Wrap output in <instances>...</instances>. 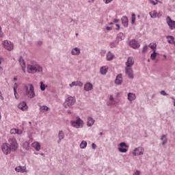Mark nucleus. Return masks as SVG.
I'll return each mask as SVG.
<instances>
[{"mask_svg":"<svg viewBox=\"0 0 175 175\" xmlns=\"http://www.w3.org/2000/svg\"><path fill=\"white\" fill-rule=\"evenodd\" d=\"M27 72L29 73H42L43 68L36 62H31V64L27 65Z\"/></svg>","mask_w":175,"mask_h":175,"instance_id":"f257e3e1","label":"nucleus"},{"mask_svg":"<svg viewBox=\"0 0 175 175\" xmlns=\"http://www.w3.org/2000/svg\"><path fill=\"white\" fill-rule=\"evenodd\" d=\"M12 149V152H16L18 150V143L17 139L14 137H11L8 139L7 143Z\"/></svg>","mask_w":175,"mask_h":175,"instance_id":"f03ea898","label":"nucleus"},{"mask_svg":"<svg viewBox=\"0 0 175 175\" xmlns=\"http://www.w3.org/2000/svg\"><path fill=\"white\" fill-rule=\"evenodd\" d=\"M70 124L74 128H83L84 122L80 118V117L77 116L76 120L70 121Z\"/></svg>","mask_w":175,"mask_h":175,"instance_id":"7ed1b4c3","label":"nucleus"},{"mask_svg":"<svg viewBox=\"0 0 175 175\" xmlns=\"http://www.w3.org/2000/svg\"><path fill=\"white\" fill-rule=\"evenodd\" d=\"M76 103V98L73 96H69L67 98L64 103V107L66 109H68V107H70V106H73Z\"/></svg>","mask_w":175,"mask_h":175,"instance_id":"20e7f679","label":"nucleus"},{"mask_svg":"<svg viewBox=\"0 0 175 175\" xmlns=\"http://www.w3.org/2000/svg\"><path fill=\"white\" fill-rule=\"evenodd\" d=\"M1 151L4 155H9L12 152V149L8 143H3L1 146Z\"/></svg>","mask_w":175,"mask_h":175,"instance_id":"39448f33","label":"nucleus"},{"mask_svg":"<svg viewBox=\"0 0 175 175\" xmlns=\"http://www.w3.org/2000/svg\"><path fill=\"white\" fill-rule=\"evenodd\" d=\"M29 92L28 94L25 93V96H28L29 99H33L35 96H36V94H35V87H33V85L31 83L29 85Z\"/></svg>","mask_w":175,"mask_h":175,"instance_id":"423d86ee","label":"nucleus"},{"mask_svg":"<svg viewBox=\"0 0 175 175\" xmlns=\"http://www.w3.org/2000/svg\"><path fill=\"white\" fill-rule=\"evenodd\" d=\"M2 44L4 49H5V50H8V51H12V50H13L14 49L13 44L9 40H4Z\"/></svg>","mask_w":175,"mask_h":175,"instance_id":"0eeeda50","label":"nucleus"},{"mask_svg":"<svg viewBox=\"0 0 175 175\" xmlns=\"http://www.w3.org/2000/svg\"><path fill=\"white\" fill-rule=\"evenodd\" d=\"M129 44L130 47H132V49H135V50L140 47V43H139V42L135 39L130 40Z\"/></svg>","mask_w":175,"mask_h":175,"instance_id":"6e6552de","label":"nucleus"},{"mask_svg":"<svg viewBox=\"0 0 175 175\" xmlns=\"http://www.w3.org/2000/svg\"><path fill=\"white\" fill-rule=\"evenodd\" d=\"M143 151H144V148L139 146L138 148H135L132 152V154L134 157H137V155H143Z\"/></svg>","mask_w":175,"mask_h":175,"instance_id":"1a4fd4ad","label":"nucleus"},{"mask_svg":"<svg viewBox=\"0 0 175 175\" xmlns=\"http://www.w3.org/2000/svg\"><path fill=\"white\" fill-rule=\"evenodd\" d=\"M125 73L128 76L129 79H135V75H133V69H132V68L125 67Z\"/></svg>","mask_w":175,"mask_h":175,"instance_id":"9d476101","label":"nucleus"},{"mask_svg":"<svg viewBox=\"0 0 175 175\" xmlns=\"http://www.w3.org/2000/svg\"><path fill=\"white\" fill-rule=\"evenodd\" d=\"M57 137H58L57 144H60L61 142H62V140H64V139H65V132H64V131H62V130H60L59 131Z\"/></svg>","mask_w":175,"mask_h":175,"instance_id":"9b49d317","label":"nucleus"},{"mask_svg":"<svg viewBox=\"0 0 175 175\" xmlns=\"http://www.w3.org/2000/svg\"><path fill=\"white\" fill-rule=\"evenodd\" d=\"M167 25H169L170 29H174L175 21L172 20V18H170V16L167 17Z\"/></svg>","mask_w":175,"mask_h":175,"instance_id":"f8f14e48","label":"nucleus"},{"mask_svg":"<svg viewBox=\"0 0 175 175\" xmlns=\"http://www.w3.org/2000/svg\"><path fill=\"white\" fill-rule=\"evenodd\" d=\"M133 65H135V60H133V57H129L126 62V68H132Z\"/></svg>","mask_w":175,"mask_h":175,"instance_id":"ddd939ff","label":"nucleus"},{"mask_svg":"<svg viewBox=\"0 0 175 175\" xmlns=\"http://www.w3.org/2000/svg\"><path fill=\"white\" fill-rule=\"evenodd\" d=\"M18 62L21 66L23 73H25V61L24 60V58H23V56L19 57Z\"/></svg>","mask_w":175,"mask_h":175,"instance_id":"4468645a","label":"nucleus"},{"mask_svg":"<svg viewBox=\"0 0 175 175\" xmlns=\"http://www.w3.org/2000/svg\"><path fill=\"white\" fill-rule=\"evenodd\" d=\"M18 107L23 111H25L28 109V105L25 101H23L18 104Z\"/></svg>","mask_w":175,"mask_h":175,"instance_id":"2eb2a0df","label":"nucleus"},{"mask_svg":"<svg viewBox=\"0 0 175 175\" xmlns=\"http://www.w3.org/2000/svg\"><path fill=\"white\" fill-rule=\"evenodd\" d=\"M15 172H17L18 173H27V167L25 166L16 167Z\"/></svg>","mask_w":175,"mask_h":175,"instance_id":"dca6fc26","label":"nucleus"},{"mask_svg":"<svg viewBox=\"0 0 175 175\" xmlns=\"http://www.w3.org/2000/svg\"><path fill=\"white\" fill-rule=\"evenodd\" d=\"M92 88H94V85L90 82H87L84 85V90L87 92H88V91H91Z\"/></svg>","mask_w":175,"mask_h":175,"instance_id":"f3484780","label":"nucleus"},{"mask_svg":"<svg viewBox=\"0 0 175 175\" xmlns=\"http://www.w3.org/2000/svg\"><path fill=\"white\" fill-rule=\"evenodd\" d=\"M115 83H116V84H117V85H120L122 83V74H119L116 77Z\"/></svg>","mask_w":175,"mask_h":175,"instance_id":"a211bd4d","label":"nucleus"},{"mask_svg":"<svg viewBox=\"0 0 175 175\" xmlns=\"http://www.w3.org/2000/svg\"><path fill=\"white\" fill-rule=\"evenodd\" d=\"M124 39H125V36H124V33L120 32L117 34L116 40H117L119 43L120 42L124 40Z\"/></svg>","mask_w":175,"mask_h":175,"instance_id":"6ab92c4d","label":"nucleus"},{"mask_svg":"<svg viewBox=\"0 0 175 175\" xmlns=\"http://www.w3.org/2000/svg\"><path fill=\"white\" fill-rule=\"evenodd\" d=\"M121 20H122V24L123 25V26L125 27V28H127L129 25L128 17L124 16L122 17Z\"/></svg>","mask_w":175,"mask_h":175,"instance_id":"aec40b11","label":"nucleus"},{"mask_svg":"<svg viewBox=\"0 0 175 175\" xmlns=\"http://www.w3.org/2000/svg\"><path fill=\"white\" fill-rule=\"evenodd\" d=\"M95 124V120L92 118V117H88V121H87V126H92Z\"/></svg>","mask_w":175,"mask_h":175,"instance_id":"412c9836","label":"nucleus"},{"mask_svg":"<svg viewBox=\"0 0 175 175\" xmlns=\"http://www.w3.org/2000/svg\"><path fill=\"white\" fill-rule=\"evenodd\" d=\"M166 39L167 40V42L170 44H175L174 37H173L172 36H167Z\"/></svg>","mask_w":175,"mask_h":175,"instance_id":"4be33fe9","label":"nucleus"},{"mask_svg":"<svg viewBox=\"0 0 175 175\" xmlns=\"http://www.w3.org/2000/svg\"><path fill=\"white\" fill-rule=\"evenodd\" d=\"M127 96H128V100L130 102H132V100H135L136 99V95L133 93H129Z\"/></svg>","mask_w":175,"mask_h":175,"instance_id":"5701e85b","label":"nucleus"},{"mask_svg":"<svg viewBox=\"0 0 175 175\" xmlns=\"http://www.w3.org/2000/svg\"><path fill=\"white\" fill-rule=\"evenodd\" d=\"M32 147H33L36 151H40V144L39 142H33Z\"/></svg>","mask_w":175,"mask_h":175,"instance_id":"b1692460","label":"nucleus"},{"mask_svg":"<svg viewBox=\"0 0 175 175\" xmlns=\"http://www.w3.org/2000/svg\"><path fill=\"white\" fill-rule=\"evenodd\" d=\"M72 55H79L80 54V49L76 47L74 48L71 51Z\"/></svg>","mask_w":175,"mask_h":175,"instance_id":"393cba45","label":"nucleus"},{"mask_svg":"<svg viewBox=\"0 0 175 175\" xmlns=\"http://www.w3.org/2000/svg\"><path fill=\"white\" fill-rule=\"evenodd\" d=\"M120 42H118L117 40H115L109 44V47H111V49H115V47H117V46H118Z\"/></svg>","mask_w":175,"mask_h":175,"instance_id":"a878e982","label":"nucleus"},{"mask_svg":"<svg viewBox=\"0 0 175 175\" xmlns=\"http://www.w3.org/2000/svg\"><path fill=\"white\" fill-rule=\"evenodd\" d=\"M107 70H109V68H107V66H103L100 68V73L102 75H106V73H107Z\"/></svg>","mask_w":175,"mask_h":175,"instance_id":"bb28decb","label":"nucleus"},{"mask_svg":"<svg viewBox=\"0 0 175 175\" xmlns=\"http://www.w3.org/2000/svg\"><path fill=\"white\" fill-rule=\"evenodd\" d=\"M114 58V55L111 53V51H109L107 54V61H113V59Z\"/></svg>","mask_w":175,"mask_h":175,"instance_id":"cd10ccee","label":"nucleus"},{"mask_svg":"<svg viewBox=\"0 0 175 175\" xmlns=\"http://www.w3.org/2000/svg\"><path fill=\"white\" fill-rule=\"evenodd\" d=\"M161 140H162V144L163 146H165L166 143H167V138L166 137V135H163L161 137Z\"/></svg>","mask_w":175,"mask_h":175,"instance_id":"c85d7f7f","label":"nucleus"},{"mask_svg":"<svg viewBox=\"0 0 175 175\" xmlns=\"http://www.w3.org/2000/svg\"><path fill=\"white\" fill-rule=\"evenodd\" d=\"M49 108L46 105L40 106V111H49Z\"/></svg>","mask_w":175,"mask_h":175,"instance_id":"c756f323","label":"nucleus"},{"mask_svg":"<svg viewBox=\"0 0 175 175\" xmlns=\"http://www.w3.org/2000/svg\"><path fill=\"white\" fill-rule=\"evenodd\" d=\"M149 47L153 51H157V43H152L149 44Z\"/></svg>","mask_w":175,"mask_h":175,"instance_id":"7c9ffc66","label":"nucleus"},{"mask_svg":"<svg viewBox=\"0 0 175 175\" xmlns=\"http://www.w3.org/2000/svg\"><path fill=\"white\" fill-rule=\"evenodd\" d=\"M149 14L152 18H157V17H159L158 13H157L155 11L150 12Z\"/></svg>","mask_w":175,"mask_h":175,"instance_id":"2f4dec72","label":"nucleus"},{"mask_svg":"<svg viewBox=\"0 0 175 175\" xmlns=\"http://www.w3.org/2000/svg\"><path fill=\"white\" fill-rule=\"evenodd\" d=\"M158 53H156V51H153L152 53H151L150 55V58L152 61H154V59H155L157 58V55H158Z\"/></svg>","mask_w":175,"mask_h":175,"instance_id":"473e14b6","label":"nucleus"},{"mask_svg":"<svg viewBox=\"0 0 175 175\" xmlns=\"http://www.w3.org/2000/svg\"><path fill=\"white\" fill-rule=\"evenodd\" d=\"M136 22V14H131V24L133 25Z\"/></svg>","mask_w":175,"mask_h":175,"instance_id":"72a5a7b5","label":"nucleus"},{"mask_svg":"<svg viewBox=\"0 0 175 175\" xmlns=\"http://www.w3.org/2000/svg\"><path fill=\"white\" fill-rule=\"evenodd\" d=\"M80 147H81V148H83V149L85 148V147H87V142L82 141L81 142Z\"/></svg>","mask_w":175,"mask_h":175,"instance_id":"f704fd0d","label":"nucleus"},{"mask_svg":"<svg viewBox=\"0 0 175 175\" xmlns=\"http://www.w3.org/2000/svg\"><path fill=\"white\" fill-rule=\"evenodd\" d=\"M40 90L41 91H45L46 90V85L43 82H40Z\"/></svg>","mask_w":175,"mask_h":175,"instance_id":"c9c22d12","label":"nucleus"},{"mask_svg":"<svg viewBox=\"0 0 175 175\" xmlns=\"http://www.w3.org/2000/svg\"><path fill=\"white\" fill-rule=\"evenodd\" d=\"M23 148H25L26 150H28L29 148V142H25L23 143Z\"/></svg>","mask_w":175,"mask_h":175,"instance_id":"e433bc0d","label":"nucleus"},{"mask_svg":"<svg viewBox=\"0 0 175 175\" xmlns=\"http://www.w3.org/2000/svg\"><path fill=\"white\" fill-rule=\"evenodd\" d=\"M118 151H120V152H128V149L125 148H118Z\"/></svg>","mask_w":175,"mask_h":175,"instance_id":"4c0bfd02","label":"nucleus"},{"mask_svg":"<svg viewBox=\"0 0 175 175\" xmlns=\"http://www.w3.org/2000/svg\"><path fill=\"white\" fill-rule=\"evenodd\" d=\"M120 148H123L124 147L128 148V145L125 142H122L119 144Z\"/></svg>","mask_w":175,"mask_h":175,"instance_id":"58836bf2","label":"nucleus"},{"mask_svg":"<svg viewBox=\"0 0 175 175\" xmlns=\"http://www.w3.org/2000/svg\"><path fill=\"white\" fill-rule=\"evenodd\" d=\"M147 50H148V46L147 45H145L144 47H143V49H142V53H146L147 52Z\"/></svg>","mask_w":175,"mask_h":175,"instance_id":"ea45409f","label":"nucleus"},{"mask_svg":"<svg viewBox=\"0 0 175 175\" xmlns=\"http://www.w3.org/2000/svg\"><path fill=\"white\" fill-rule=\"evenodd\" d=\"M23 133V130L16 129V135H21Z\"/></svg>","mask_w":175,"mask_h":175,"instance_id":"a19ab883","label":"nucleus"},{"mask_svg":"<svg viewBox=\"0 0 175 175\" xmlns=\"http://www.w3.org/2000/svg\"><path fill=\"white\" fill-rule=\"evenodd\" d=\"M25 94H29V88H28L27 85H25Z\"/></svg>","mask_w":175,"mask_h":175,"instance_id":"79ce46f5","label":"nucleus"},{"mask_svg":"<svg viewBox=\"0 0 175 175\" xmlns=\"http://www.w3.org/2000/svg\"><path fill=\"white\" fill-rule=\"evenodd\" d=\"M77 83H78V81H73L72 83L70 84V86L71 87H75V85L77 86Z\"/></svg>","mask_w":175,"mask_h":175,"instance_id":"37998d69","label":"nucleus"},{"mask_svg":"<svg viewBox=\"0 0 175 175\" xmlns=\"http://www.w3.org/2000/svg\"><path fill=\"white\" fill-rule=\"evenodd\" d=\"M16 129H12L10 131V133L16 135Z\"/></svg>","mask_w":175,"mask_h":175,"instance_id":"c03bdc74","label":"nucleus"},{"mask_svg":"<svg viewBox=\"0 0 175 175\" xmlns=\"http://www.w3.org/2000/svg\"><path fill=\"white\" fill-rule=\"evenodd\" d=\"M150 3H152V5H157L158 4V1H154V0H150Z\"/></svg>","mask_w":175,"mask_h":175,"instance_id":"a18cd8bd","label":"nucleus"},{"mask_svg":"<svg viewBox=\"0 0 175 175\" xmlns=\"http://www.w3.org/2000/svg\"><path fill=\"white\" fill-rule=\"evenodd\" d=\"M161 94L163 95V96H167V94H166V92L165 90H162L161 92Z\"/></svg>","mask_w":175,"mask_h":175,"instance_id":"49530a36","label":"nucleus"},{"mask_svg":"<svg viewBox=\"0 0 175 175\" xmlns=\"http://www.w3.org/2000/svg\"><path fill=\"white\" fill-rule=\"evenodd\" d=\"M120 24H116V31H120Z\"/></svg>","mask_w":175,"mask_h":175,"instance_id":"de8ad7c7","label":"nucleus"},{"mask_svg":"<svg viewBox=\"0 0 175 175\" xmlns=\"http://www.w3.org/2000/svg\"><path fill=\"white\" fill-rule=\"evenodd\" d=\"M77 85H78V87H83V82L78 81Z\"/></svg>","mask_w":175,"mask_h":175,"instance_id":"09e8293b","label":"nucleus"},{"mask_svg":"<svg viewBox=\"0 0 175 175\" xmlns=\"http://www.w3.org/2000/svg\"><path fill=\"white\" fill-rule=\"evenodd\" d=\"M105 3L108 4L113 2V0H104Z\"/></svg>","mask_w":175,"mask_h":175,"instance_id":"8fccbe9b","label":"nucleus"},{"mask_svg":"<svg viewBox=\"0 0 175 175\" xmlns=\"http://www.w3.org/2000/svg\"><path fill=\"white\" fill-rule=\"evenodd\" d=\"M18 88V85L17 84V83H15L13 87V90H17V88Z\"/></svg>","mask_w":175,"mask_h":175,"instance_id":"3c124183","label":"nucleus"},{"mask_svg":"<svg viewBox=\"0 0 175 175\" xmlns=\"http://www.w3.org/2000/svg\"><path fill=\"white\" fill-rule=\"evenodd\" d=\"M0 99L1 100H4V98L3 96L2 95V92L0 91Z\"/></svg>","mask_w":175,"mask_h":175,"instance_id":"603ef678","label":"nucleus"},{"mask_svg":"<svg viewBox=\"0 0 175 175\" xmlns=\"http://www.w3.org/2000/svg\"><path fill=\"white\" fill-rule=\"evenodd\" d=\"M133 175H140V171L137 170V171L133 174Z\"/></svg>","mask_w":175,"mask_h":175,"instance_id":"864d4df0","label":"nucleus"},{"mask_svg":"<svg viewBox=\"0 0 175 175\" xmlns=\"http://www.w3.org/2000/svg\"><path fill=\"white\" fill-rule=\"evenodd\" d=\"M106 29H107V31H111V29H113V28H112L111 27L107 26V27H106Z\"/></svg>","mask_w":175,"mask_h":175,"instance_id":"5fc2aeb1","label":"nucleus"},{"mask_svg":"<svg viewBox=\"0 0 175 175\" xmlns=\"http://www.w3.org/2000/svg\"><path fill=\"white\" fill-rule=\"evenodd\" d=\"M92 148H93V150H95V148H96V144H92Z\"/></svg>","mask_w":175,"mask_h":175,"instance_id":"6e6d98bb","label":"nucleus"},{"mask_svg":"<svg viewBox=\"0 0 175 175\" xmlns=\"http://www.w3.org/2000/svg\"><path fill=\"white\" fill-rule=\"evenodd\" d=\"M42 44H43V42L42 41H38L37 42L38 46H42Z\"/></svg>","mask_w":175,"mask_h":175,"instance_id":"4d7b16f0","label":"nucleus"},{"mask_svg":"<svg viewBox=\"0 0 175 175\" xmlns=\"http://www.w3.org/2000/svg\"><path fill=\"white\" fill-rule=\"evenodd\" d=\"M120 23V19H114L113 20V23Z\"/></svg>","mask_w":175,"mask_h":175,"instance_id":"13d9d810","label":"nucleus"},{"mask_svg":"<svg viewBox=\"0 0 175 175\" xmlns=\"http://www.w3.org/2000/svg\"><path fill=\"white\" fill-rule=\"evenodd\" d=\"M109 100H114V97H113V95H111V96H109Z\"/></svg>","mask_w":175,"mask_h":175,"instance_id":"bf43d9fd","label":"nucleus"},{"mask_svg":"<svg viewBox=\"0 0 175 175\" xmlns=\"http://www.w3.org/2000/svg\"><path fill=\"white\" fill-rule=\"evenodd\" d=\"M14 95H17V89H14Z\"/></svg>","mask_w":175,"mask_h":175,"instance_id":"052dcab7","label":"nucleus"},{"mask_svg":"<svg viewBox=\"0 0 175 175\" xmlns=\"http://www.w3.org/2000/svg\"><path fill=\"white\" fill-rule=\"evenodd\" d=\"M67 113L68 114H72V111L70 110H69V109L67 110Z\"/></svg>","mask_w":175,"mask_h":175,"instance_id":"680f3d73","label":"nucleus"},{"mask_svg":"<svg viewBox=\"0 0 175 175\" xmlns=\"http://www.w3.org/2000/svg\"><path fill=\"white\" fill-rule=\"evenodd\" d=\"M114 25V22H110V23H109V25Z\"/></svg>","mask_w":175,"mask_h":175,"instance_id":"e2e57ef3","label":"nucleus"},{"mask_svg":"<svg viewBox=\"0 0 175 175\" xmlns=\"http://www.w3.org/2000/svg\"><path fill=\"white\" fill-rule=\"evenodd\" d=\"M14 81H17V77L14 78Z\"/></svg>","mask_w":175,"mask_h":175,"instance_id":"0e129e2a","label":"nucleus"},{"mask_svg":"<svg viewBox=\"0 0 175 175\" xmlns=\"http://www.w3.org/2000/svg\"><path fill=\"white\" fill-rule=\"evenodd\" d=\"M16 99H18V97H17V94L16 95H14Z\"/></svg>","mask_w":175,"mask_h":175,"instance_id":"69168bd1","label":"nucleus"},{"mask_svg":"<svg viewBox=\"0 0 175 175\" xmlns=\"http://www.w3.org/2000/svg\"><path fill=\"white\" fill-rule=\"evenodd\" d=\"M103 135V133H100V135L102 136Z\"/></svg>","mask_w":175,"mask_h":175,"instance_id":"338daca9","label":"nucleus"},{"mask_svg":"<svg viewBox=\"0 0 175 175\" xmlns=\"http://www.w3.org/2000/svg\"><path fill=\"white\" fill-rule=\"evenodd\" d=\"M163 56L164 57V58H166V55H163Z\"/></svg>","mask_w":175,"mask_h":175,"instance_id":"774afa93","label":"nucleus"}]
</instances>
